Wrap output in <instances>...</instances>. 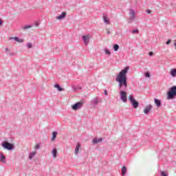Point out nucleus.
<instances>
[{
	"mask_svg": "<svg viewBox=\"0 0 176 176\" xmlns=\"http://www.w3.org/2000/svg\"><path fill=\"white\" fill-rule=\"evenodd\" d=\"M140 31L138 29H135L132 31V34H138Z\"/></svg>",
	"mask_w": 176,
	"mask_h": 176,
	"instance_id": "obj_28",
	"label": "nucleus"
},
{
	"mask_svg": "<svg viewBox=\"0 0 176 176\" xmlns=\"http://www.w3.org/2000/svg\"><path fill=\"white\" fill-rule=\"evenodd\" d=\"M170 74L173 78H175L176 76V69H173L170 71Z\"/></svg>",
	"mask_w": 176,
	"mask_h": 176,
	"instance_id": "obj_21",
	"label": "nucleus"
},
{
	"mask_svg": "<svg viewBox=\"0 0 176 176\" xmlns=\"http://www.w3.org/2000/svg\"><path fill=\"white\" fill-rule=\"evenodd\" d=\"M39 27V23H36L32 25H27L23 27V30H28L29 28H32V27Z\"/></svg>",
	"mask_w": 176,
	"mask_h": 176,
	"instance_id": "obj_10",
	"label": "nucleus"
},
{
	"mask_svg": "<svg viewBox=\"0 0 176 176\" xmlns=\"http://www.w3.org/2000/svg\"><path fill=\"white\" fill-rule=\"evenodd\" d=\"M104 96H108V91H107V89L104 90Z\"/></svg>",
	"mask_w": 176,
	"mask_h": 176,
	"instance_id": "obj_33",
	"label": "nucleus"
},
{
	"mask_svg": "<svg viewBox=\"0 0 176 176\" xmlns=\"http://www.w3.org/2000/svg\"><path fill=\"white\" fill-rule=\"evenodd\" d=\"M129 100L131 104H132L133 108H134L135 109H137V108H138V105H140V103L138 102V101L134 99V96H133V95H129Z\"/></svg>",
	"mask_w": 176,
	"mask_h": 176,
	"instance_id": "obj_3",
	"label": "nucleus"
},
{
	"mask_svg": "<svg viewBox=\"0 0 176 176\" xmlns=\"http://www.w3.org/2000/svg\"><path fill=\"white\" fill-rule=\"evenodd\" d=\"M100 142H102V138H94L92 140V145H97V144H100Z\"/></svg>",
	"mask_w": 176,
	"mask_h": 176,
	"instance_id": "obj_8",
	"label": "nucleus"
},
{
	"mask_svg": "<svg viewBox=\"0 0 176 176\" xmlns=\"http://www.w3.org/2000/svg\"><path fill=\"white\" fill-rule=\"evenodd\" d=\"M113 49L114 52H118V50H119V45L114 44Z\"/></svg>",
	"mask_w": 176,
	"mask_h": 176,
	"instance_id": "obj_23",
	"label": "nucleus"
},
{
	"mask_svg": "<svg viewBox=\"0 0 176 176\" xmlns=\"http://www.w3.org/2000/svg\"><path fill=\"white\" fill-rule=\"evenodd\" d=\"M41 148V146H39L38 144H37L35 146V149H39Z\"/></svg>",
	"mask_w": 176,
	"mask_h": 176,
	"instance_id": "obj_32",
	"label": "nucleus"
},
{
	"mask_svg": "<svg viewBox=\"0 0 176 176\" xmlns=\"http://www.w3.org/2000/svg\"><path fill=\"white\" fill-rule=\"evenodd\" d=\"M82 42H84L85 46L89 45V42H90V34L84 35L82 36Z\"/></svg>",
	"mask_w": 176,
	"mask_h": 176,
	"instance_id": "obj_6",
	"label": "nucleus"
},
{
	"mask_svg": "<svg viewBox=\"0 0 176 176\" xmlns=\"http://www.w3.org/2000/svg\"><path fill=\"white\" fill-rule=\"evenodd\" d=\"M176 92L175 87H172L169 89V91L167 92V99L168 100H174L175 98Z\"/></svg>",
	"mask_w": 176,
	"mask_h": 176,
	"instance_id": "obj_2",
	"label": "nucleus"
},
{
	"mask_svg": "<svg viewBox=\"0 0 176 176\" xmlns=\"http://www.w3.org/2000/svg\"><path fill=\"white\" fill-rule=\"evenodd\" d=\"M148 56H153V52H150L148 53Z\"/></svg>",
	"mask_w": 176,
	"mask_h": 176,
	"instance_id": "obj_36",
	"label": "nucleus"
},
{
	"mask_svg": "<svg viewBox=\"0 0 176 176\" xmlns=\"http://www.w3.org/2000/svg\"><path fill=\"white\" fill-rule=\"evenodd\" d=\"M173 45L175 46V50H176V40L175 41V43H173Z\"/></svg>",
	"mask_w": 176,
	"mask_h": 176,
	"instance_id": "obj_37",
	"label": "nucleus"
},
{
	"mask_svg": "<svg viewBox=\"0 0 176 176\" xmlns=\"http://www.w3.org/2000/svg\"><path fill=\"white\" fill-rule=\"evenodd\" d=\"M130 69L129 67H125L118 74L116 80L118 83V89L120 90V100L123 102H127V72Z\"/></svg>",
	"mask_w": 176,
	"mask_h": 176,
	"instance_id": "obj_1",
	"label": "nucleus"
},
{
	"mask_svg": "<svg viewBox=\"0 0 176 176\" xmlns=\"http://www.w3.org/2000/svg\"><path fill=\"white\" fill-rule=\"evenodd\" d=\"M109 34H111V32L107 31V34L109 35Z\"/></svg>",
	"mask_w": 176,
	"mask_h": 176,
	"instance_id": "obj_40",
	"label": "nucleus"
},
{
	"mask_svg": "<svg viewBox=\"0 0 176 176\" xmlns=\"http://www.w3.org/2000/svg\"><path fill=\"white\" fill-rule=\"evenodd\" d=\"M146 13H148V14H151V13H152V11L151 10H147Z\"/></svg>",
	"mask_w": 176,
	"mask_h": 176,
	"instance_id": "obj_34",
	"label": "nucleus"
},
{
	"mask_svg": "<svg viewBox=\"0 0 176 176\" xmlns=\"http://www.w3.org/2000/svg\"><path fill=\"white\" fill-rule=\"evenodd\" d=\"M144 76H145L146 78H151V74H149V72H146V73L144 74Z\"/></svg>",
	"mask_w": 176,
	"mask_h": 176,
	"instance_id": "obj_27",
	"label": "nucleus"
},
{
	"mask_svg": "<svg viewBox=\"0 0 176 176\" xmlns=\"http://www.w3.org/2000/svg\"><path fill=\"white\" fill-rule=\"evenodd\" d=\"M0 162H2L4 164L6 163V157L3 153L0 154Z\"/></svg>",
	"mask_w": 176,
	"mask_h": 176,
	"instance_id": "obj_15",
	"label": "nucleus"
},
{
	"mask_svg": "<svg viewBox=\"0 0 176 176\" xmlns=\"http://www.w3.org/2000/svg\"><path fill=\"white\" fill-rule=\"evenodd\" d=\"M79 148H80V144L77 143L74 151L75 155H78V153H79Z\"/></svg>",
	"mask_w": 176,
	"mask_h": 176,
	"instance_id": "obj_17",
	"label": "nucleus"
},
{
	"mask_svg": "<svg viewBox=\"0 0 176 176\" xmlns=\"http://www.w3.org/2000/svg\"><path fill=\"white\" fill-rule=\"evenodd\" d=\"M100 102H101V99L97 96L91 100V104L93 105V107H97Z\"/></svg>",
	"mask_w": 176,
	"mask_h": 176,
	"instance_id": "obj_5",
	"label": "nucleus"
},
{
	"mask_svg": "<svg viewBox=\"0 0 176 176\" xmlns=\"http://www.w3.org/2000/svg\"><path fill=\"white\" fill-rule=\"evenodd\" d=\"M65 16H67V12H64L60 15L57 16L56 19V20H63V19H65Z\"/></svg>",
	"mask_w": 176,
	"mask_h": 176,
	"instance_id": "obj_12",
	"label": "nucleus"
},
{
	"mask_svg": "<svg viewBox=\"0 0 176 176\" xmlns=\"http://www.w3.org/2000/svg\"><path fill=\"white\" fill-rule=\"evenodd\" d=\"M7 54H8V56H14V52H10Z\"/></svg>",
	"mask_w": 176,
	"mask_h": 176,
	"instance_id": "obj_30",
	"label": "nucleus"
},
{
	"mask_svg": "<svg viewBox=\"0 0 176 176\" xmlns=\"http://www.w3.org/2000/svg\"><path fill=\"white\" fill-rule=\"evenodd\" d=\"M54 87H56L58 91H64V88H61L58 84H55Z\"/></svg>",
	"mask_w": 176,
	"mask_h": 176,
	"instance_id": "obj_19",
	"label": "nucleus"
},
{
	"mask_svg": "<svg viewBox=\"0 0 176 176\" xmlns=\"http://www.w3.org/2000/svg\"><path fill=\"white\" fill-rule=\"evenodd\" d=\"M103 20L104 23H109V20H108V17L105 15L103 16Z\"/></svg>",
	"mask_w": 176,
	"mask_h": 176,
	"instance_id": "obj_24",
	"label": "nucleus"
},
{
	"mask_svg": "<svg viewBox=\"0 0 176 176\" xmlns=\"http://www.w3.org/2000/svg\"><path fill=\"white\" fill-rule=\"evenodd\" d=\"M175 87V94H176V86H174Z\"/></svg>",
	"mask_w": 176,
	"mask_h": 176,
	"instance_id": "obj_42",
	"label": "nucleus"
},
{
	"mask_svg": "<svg viewBox=\"0 0 176 176\" xmlns=\"http://www.w3.org/2000/svg\"><path fill=\"white\" fill-rule=\"evenodd\" d=\"M57 138V131H54L52 133V136L51 138L52 141H54Z\"/></svg>",
	"mask_w": 176,
	"mask_h": 176,
	"instance_id": "obj_22",
	"label": "nucleus"
},
{
	"mask_svg": "<svg viewBox=\"0 0 176 176\" xmlns=\"http://www.w3.org/2000/svg\"><path fill=\"white\" fill-rule=\"evenodd\" d=\"M3 24V23H0V27H2Z\"/></svg>",
	"mask_w": 176,
	"mask_h": 176,
	"instance_id": "obj_39",
	"label": "nucleus"
},
{
	"mask_svg": "<svg viewBox=\"0 0 176 176\" xmlns=\"http://www.w3.org/2000/svg\"><path fill=\"white\" fill-rule=\"evenodd\" d=\"M167 173L165 171H161V176H167Z\"/></svg>",
	"mask_w": 176,
	"mask_h": 176,
	"instance_id": "obj_29",
	"label": "nucleus"
},
{
	"mask_svg": "<svg viewBox=\"0 0 176 176\" xmlns=\"http://www.w3.org/2000/svg\"><path fill=\"white\" fill-rule=\"evenodd\" d=\"M107 24H109V23H107Z\"/></svg>",
	"mask_w": 176,
	"mask_h": 176,
	"instance_id": "obj_43",
	"label": "nucleus"
},
{
	"mask_svg": "<svg viewBox=\"0 0 176 176\" xmlns=\"http://www.w3.org/2000/svg\"><path fill=\"white\" fill-rule=\"evenodd\" d=\"M130 20H134L135 19V11L133 9L129 10Z\"/></svg>",
	"mask_w": 176,
	"mask_h": 176,
	"instance_id": "obj_9",
	"label": "nucleus"
},
{
	"mask_svg": "<svg viewBox=\"0 0 176 176\" xmlns=\"http://www.w3.org/2000/svg\"><path fill=\"white\" fill-rule=\"evenodd\" d=\"M151 109H152L151 104L146 106L144 109V113H145V115H148L149 113V112L151 111Z\"/></svg>",
	"mask_w": 176,
	"mask_h": 176,
	"instance_id": "obj_11",
	"label": "nucleus"
},
{
	"mask_svg": "<svg viewBox=\"0 0 176 176\" xmlns=\"http://www.w3.org/2000/svg\"><path fill=\"white\" fill-rule=\"evenodd\" d=\"M82 105H83V102L80 101L72 106V108L74 111H76V109H80V108H82Z\"/></svg>",
	"mask_w": 176,
	"mask_h": 176,
	"instance_id": "obj_7",
	"label": "nucleus"
},
{
	"mask_svg": "<svg viewBox=\"0 0 176 176\" xmlns=\"http://www.w3.org/2000/svg\"><path fill=\"white\" fill-rule=\"evenodd\" d=\"M104 53H105L106 54L109 55V54H111V52L109 51V50L107 49V48L104 49Z\"/></svg>",
	"mask_w": 176,
	"mask_h": 176,
	"instance_id": "obj_26",
	"label": "nucleus"
},
{
	"mask_svg": "<svg viewBox=\"0 0 176 176\" xmlns=\"http://www.w3.org/2000/svg\"><path fill=\"white\" fill-rule=\"evenodd\" d=\"M52 157H54V159H56V157H57V149L56 148L52 149Z\"/></svg>",
	"mask_w": 176,
	"mask_h": 176,
	"instance_id": "obj_20",
	"label": "nucleus"
},
{
	"mask_svg": "<svg viewBox=\"0 0 176 176\" xmlns=\"http://www.w3.org/2000/svg\"><path fill=\"white\" fill-rule=\"evenodd\" d=\"M5 50L6 52V53H8V52H9V48H6Z\"/></svg>",
	"mask_w": 176,
	"mask_h": 176,
	"instance_id": "obj_38",
	"label": "nucleus"
},
{
	"mask_svg": "<svg viewBox=\"0 0 176 176\" xmlns=\"http://www.w3.org/2000/svg\"><path fill=\"white\" fill-rule=\"evenodd\" d=\"M169 43H171V40H168L166 43V45H168Z\"/></svg>",
	"mask_w": 176,
	"mask_h": 176,
	"instance_id": "obj_35",
	"label": "nucleus"
},
{
	"mask_svg": "<svg viewBox=\"0 0 176 176\" xmlns=\"http://www.w3.org/2000/svg\"><path fill=\"white\" fill-rule=\"evenodd\" d=\"M35 155H36V151H33V152L30 153L29 154V159H30V160H32V159H34V157H35Z\"/></svg>",
	"mask_w": 176,
	"mask_h": 176,
	"instance_id": "obj_18",
	"label": "nucleus"
},
{
	"mask_svg": "<svg viewBox=\"0 0 176 176\" xmlns=\"http://www.w3.org/2000/svg\"><path fill=\"white\" fill-rule=\"evenodd\" d=\"M121 173H122V176L126 175V174H127V168L126 166H123L122 168Z\"/></svg>",
	"mask_w": 176,
	"mask_h": 176,
	"instance_id": "obj_16",
	"label": "nucleus"
},
{
	"mask_svg": "<svg viewBox=\"0 0 176 176\" xmlns=\"http://www.w3.org/2000/svg\"><path fill=\"white\" fill-rule=\"evenodd\" d=\"M154 102H155V105H156L158 108L160 107H162V100H161L155 98V99H154Z\"/></svg>",
	"mask_w": 176,
	"mask_h": 176,
	"instance_id": "obj_13",
	"label": "nucleus"
},
{
	"mask_svg": "<svg viewBox=\"0 0 176 176\" xmlns=\"http://www.w3.org/2000/svg\"><path fill=\"white\" fill-rule=\"evenodd\" d=\"M26 46L28 47V49H31V47H32V43H28Z\"/></svg>",
	"mask_w": 176,
	"mask_h": 176,
	"instance_id": "obj_25",
	"label": "nucleus"
},
{
	"mask_svg": "<svg viewBox=\"0 0 176 176\" xmlns=\"http://www.w3.org/2000/svg\"><path fill=\"white\" fill-rule=\"evenodd\" d=\"M0 23H3V21H2V19H0Z\"/></svg>",
	"mask_w": 176,
	"mask_h": 176,
	"instance_id": "obj_41",
	"label": "nucleus"
},
{
	"mask_svg": "<svg viewBox=\"0 0 176 176\" xmlns=\"http://www.w3.org/2000/svg\"><path fill=\"white\" fill-rule=\"evenodd\" d=\"M72 89H73L74 91H76V90H78V87H76L75 86H73Z\"/></svg>",
	"mask_w": 176,
	"mask_h": 176,
	"instance_id": "obj_31",
	"label": "nucleus"
},
{
	"mask_svg": "<svg viewBox=\"0 0 176 176\" xmlns=\"http://www.w3.org/2000/svg\"><path fill=\"white\" fill-rule=\"evenodd\" d=\"M10 39H14V41H16V42H18L19 43H23V42H24V40L23 38H20L19 37H10Z\"/></svg>",
	"mask_w": 176,
	"mask_h": 176,
	"instance_id": "obj_14",
	"label": "nucleus"
},
{
	"mask_svg": "<svg viewBox=\"0 0 176 176\" xmlns=\"http://www.w3.org/2000/svg\"><path fill=\"white\" fill-rule=\"evenodd\" d=\"M1 145L7 151H13L14 149V146L7 141L3 142Z\"/></svg>",
	"mask_w": 176,
	"mask_h": 176,
	"instance_id": "obj_4",
	"label": "nucleus"
}]
</instances>
